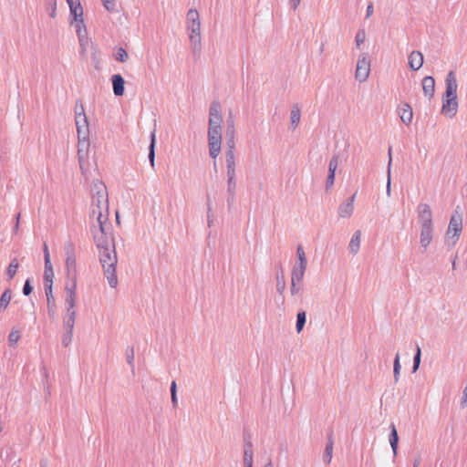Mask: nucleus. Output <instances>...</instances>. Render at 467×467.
Wrapping results in <instances>:
<instances>
[{"label": "nucleus", "mask_w": 467, "mask_h": 467, "mask_svg": "<svg viewBox=\"0 0 467 467\" xmlns=\"http://www.w3.org/2000/svg\"><path fill=\"white\" fill-rule=\"evenodd\" d=\"M303 279L296 280L294 279V275H291V285H290V293L293 296H302V283Z\"/></svg>", "instance_id": "2f4dec72"}, {"label": "nucleus", "mask_w": 467, "mask_h": 467, "mask_svg": "<svg viewBox=\"0 0 467 467\" xmlns=\"http://www.w3.org/2000/svg\"><path fill=\"white\" fill-rule=\"evenodd\" d=\"M420 359H421V350L419 345L416 346V351L413 358V366H412V372L415 373L420 365Z\"/></svg>", "instance_id": "79ce46f5"}, {"label": "nucleus", "mask_w": 467, "mask_h": 467, "mask_svg": "<svg viewBox=\"0 0 467 467\" xmlns=\"http://www.w3.org/2000/svg\"><path fill=\"white\" fill-rule=\"evenodd\" d=\"M76 120V127L78 132V139H89V125L86 115H82V112L78 113Z\"/></svg>", "instance_id": "ddd939ff"}, {"label": "nucleus", "mask_w": 467, "mask_h": 467, "mask_svg": "<svg viewBox=\"0 0 467 467\" xmlns=\"http://www.w3.org/2000/svg\"><path fill=\"white\" fill-rule=\"evenodd\" d=\"M227 177V193H228V202H233L235 192H236V179L235 176H226Z\"/></svg>", "instance_id": "c756f323"}, {"label": "nucleus", "mask_w": 467, "mask_h": 467, "mask_svg": "<svg viewBox=\"0 0 467 467\" xmlns=\"http://www.w3.org/2000/svg\"><path fill=\"white\" fill-rule=\"evenodd\" d=\"M102 3H103V5L104 7L109 11V12H113L115 11V0H102Z\"/></svg>", "instance_id": "8fccbe9b"}, {"label": "nucleus", "mask_w": 467, "mask_h": 467, "mask_svg": "<svg viewBox=\"0 0 467 467\" xmlns=\"http://www.w3.org/2000/svg\"><path fill=\"white\" fill-rule=\"evenodd\" d=\"M226 176H236V157L232 151H225Z\"/></svg>", "instance_id": "a211bd4d"}, {"label": "nucleus", "mask_w": 467, "mask_h": 467, "mask_svg": "<svg viewBox=\"0 0 467 467\" xmlns=\"http://www.w3.org/2000/svg\"><path fill=\"white\" fill-rule=\"evenodd\" d=\"M370 72V58L369 56L367 53H362L357 63V67L355 71V78L356 79L362 83L365 82Z\"/></svg>", "instance_id": "6e6552de"}, {"label": "nucleus", "mask_w": 467, "mask_h": 467, "mask_svg": "<svg viewBox=\"0 0 467 467\" xmlns=\"http://www.w3.org/2000/svg\"><path fill=\"white\" fill-rule=\"evenodd\" d=\"M286 287L285 280L283 273L277 274L276 275V291L280 295H283Z\"/></svg>", "instance_id": "ea45409f"}, {"label": "nucleus", "mask_w": 467, "mask_h": 467, "mask_svg": "<svg viewBox=\"0 0 467 467\" xmlns=\"http://www.w3.org/2000/svg\"><path fill=\"white\" fill-rule=\"evenodd\" d=\"M171 403L175 407L177 405L176 382L175 381H172L171 384Z\"/></svg>", "instance_id": "09e8293b"}, {"label": "nucleus", "mask_w": 467, "mask_h": 467, "mask_svg": "<svg viewBox=\"0 0 467 467\" xmlns=\"http://www.w3.org/2000/svg\"><path fill=\"white\" fill-rule=\"evenodd\" d=\"M411 70H419L423 65V55L420 51H412L408 57Z\"/></svg>", "instance_id": "6ab92c4d"}, {"label": "nucleus", "mask_w": 467, "mask_h": 467, "mask_svg": "<svg viewBox=\"0 0 467 467\" xmlns=\"http://www.w3.org/2000/svg\"><path fill=\"white\" fill-rule=\"evenodd\" d=\"M244 467H253V464H250V465H244Z\"/></svg>", "instance_id": "338daca9"}, {"label": "nucleus", "mask_w": 467, "mask_h": 467, "mask_svg": "<svg viewBox=\"0 0 467 467\" xmlns=\"http://www.w3.org/2000/svg\"><path fill=\"white\" fill-rule=\"evenodd\" d=\"M306 312H304V311L298 312L296 315V328L297 333H300L302 331V329L306 324Z\"/></svg>", "instance_id": "58836bf2"}, {"label": "nucleus", "mask_w": 467, "mask_h": 467, "mask_svg": "<svg viewBox=\"0 0 467 467\" xmlns=\"http://www.w3.org/2000/svg\"><path fill=\"white\" fill-rule=\"evenodd\" d=\"M389 429H390V433H389V441L390 447H391V449L393 451V454L397 455L398 443H399L398 431H397L396 427H395V425L393 423L390 424Z\"/></svg>", "instance_id": "c85d7f7f"}, {"label": "nucleus", "mask_w": 467, "mask_h": 467, "mask_svg": "<svg viewBox=\"0 0 467 467\" xmlns=\"http://www.w3.org/2000/svg\"><path fill=\"white\" fill-rule=\"evenodd\" d=\"M90 218L96 219L97 224L109 223V200L106 185L97 180L91 186Z\"/></svg>", "instance_id": "7ed1b4c3"}, {"label": "nucleus", "mask_w": 467, "mask_h": 467, "mask_svg": "<svg viewBox=\"0 0 467 467\" xmlns=\"http://www.w3.org/2000/svg\"><path fill=\"white\" fill-rule=\"evenodd\" d=\"M191 49L194 56H199L202 51V36L199 35H189Z\"/></svg>", "instance_id": "a878e982"}, {"label": "nucleus", "mask_w": 467, "mask_h": 467, "mask_svg": "<svg viewBox=\"0 0 467 467\" xmlns=\"http://www.w3.org/2000/svg\"><path fill=\"white\" fill-rule=\"evenodd\" d=\"M296 263L293 266L291 275H294V279H304L305 273L307 267V260L301 244L296 247Z\"/></svg>", "instance_id": "0eeeda50"}, {"label": "nucleus", "mask_w": 467, "mask_h": 467, "mask_svg": "<svg viewBox=\"0 0 467 467\" xmlns=\"http://www.w3.org/2000/svg\"><path fill=\"white\" fill-rule=\"evenodd\" d=\"M80 112H82V115H86L83 104L77 102L75 107V119L78 118V113Z\"/></svg>", "instance_id": "5fc2aeb1"}, {"label": "nucleus", "mask_w": 467, "mask_h": 467, "mask_svg": "<svg viewBox=\"0 0 467 467\" xmlns=\"http://www.w3.org/2000/svg\"><path fill=\"white\" fill-rule=\"evenodd\" d=\"M462 230V215L456 213L451 215L450 223H449L448 230L446 233L448 240L449 241L451 240V243L450 244L451 246L455 245V244L459 240Z\"/></svg>", "instance_id": "423d86ee"}, {"label": "nucleus", "mask_w": 467, "mask_h": 467, "mask_svg": "<svg viewBox=\"0 0 467 467\" xmlns=\"http://www.w3.org/2000/svg\"><path fill=\"white\" fill-rule=\"evenodd\" d=\"M65 254V273L67 276L66 282L78 281V264L76 255V246L72 241H67L63 246Z\"/></svg>", "instance_id": "39448f33"}, {"label": "nucleus", "mask_w": 467, "mask_h": 467, "mask_svg": "<svg viewBox=\"0 0 467 467\" xmlns=\"http://www.w3.org/2000/svg\"><path fill=\"white\" fill-rule=\"evenodd\" d=\"M43 252H44L45 264L49 265V263H51V260H50V254H49V251H48V247H47V244H44Z\"/></svg>", "instance_id": "864d4df0"}, {"label": "nucleus", "mask_w": 467, "mask_h": 467, "mask_svg": "<svg viewBox=\"0 0 467 467\" xmlns=\"http://www.w3.org/2000/svg\"><path fill=\"white\" fill-rule=\"evenodd\" d=\"M386 193H387L388 197H390V195H391V160L388 162Z\"/></svg>", "instance_id": "37998d69"}, {"label": "nucleus", "mask_w": 467, "mask_h": 467, "mask_svg": "<svg viewBox=\"0 0 467 467\" xmlns=\"http://www.w3.org/2000/svg\"><path fill=\"white\" fill-rule=\"evenodd\" d=\"M373 12H374L373 4L371 2H369L367 6L365 18L368 19L373 15Z\"/></svg>", "instance_id": "6e6d98bb"}, {"label": "nucleus", "mask_w": 467, "mask_h": 467, "mask_svg": "<svg viewBox=\"0 0 467 467\" xmlns=\"http://www.w3.org/2000/svg\"><path fill=\"white\" fill-rule=\"evenodd\" d=\"M422 89L424 95L431 99L435 91V80L432 77L427 76L422 79Z\"/></svg>", "instance_id": "4be33fe9"}, {"label": "nucleus", "mask_w": 467, "mask_h": 467, "mask_svg": "<svg viewBox=\"0 0 467 467\" xmlns=\"http://www.w3.org/2000/svg\"><path fill=\"white\" fill-rule=\"evenodd\" d=\"M253 448L252 444L250 442H247L244 444V465H250L253 464Z\"/></svg>", "instance_id": "72a5a7b5"}, {"label": "nucleus", "mask_w": 467, "mask_h": 467, "mask_svg": "<svg viewBox=\"0 0 467 467\" xmlns=\"http://www.w3.org/2000/svg\"><path fill=\"white\" fill-rule=\"evenodd\" d=\"M392 161V156H391V148L389 149V161Z\"/></svg>", "instance_id": "680f3d73"}, {"label": "nucleus", "mask_w": 467, "mask_h": 467, "mask_svg": "<svg viewBox=\"0 0 467 467\" xmlns=\"http://www.w3.org/2000/svg\"><path fill=\"white\" fill-rule=\"evenodd\" d=\"M32 286L30 285V281L29 279H27L26 282H25V285L23 286V294L25 296H29L31 293H32Z\"/></svg>", "instance_id": "603ef678"}, {"label": "nucleus", "mask_w": 467, "mask_h": 467, "mask_svg": "<svg viewBox=\"0 0 467 467\" xmlns=\"http://www.w3.org/2000/svg\"><path fill=\"white\" fill-rule=\"evenodd\" d=\"M73 332L72 331H64L61 343L64 347H68L72 341Z\"/></svg>", "instance_id": "de8ad7c7"}, {"label": "nucleus", "mask_w": 467, "mask_h": 467, "mask_svg": "<svg viewBox=\"0 0 467 467\" xmlns=\"http://www.w3.org/2000/svg\"><path fill=\"white\" fill-rule=\"evenodd\" d=\"M360 240H361V232L359 230H357L353 234V235L350 239V242L348 244V249L352 254H357L358 253L359 248H360Z\"/></svg>", "instance_id": "393cba45"}, {"label": "nucleus", "mask_w": 467, "mask_h": 467, "mask_svg": "<svg viewBox=\"0 0 467 467\" xmlns=\"http://www.w3.org/2000/svg\"><path fill=\"white\" fill-rule=\"evenodd\" d=\"M18 267V260L14 258L6 268V275L8 280H11L16 275Z\"/></svg>", "instance_id": "c9c22d12"}, {"label": "nucleus", "mask_w": 467, "mask_h": 467, "mask_svg": "<svg viewBox=\"0 0 467 467\" xmlns=\"http://www.w3.org/2000/svg\"><path fill=\"white\" fill-rule=\"evenodd\" d=\"M400 118L401 121L409 125L413 118L412 109L409 104H404L400 109Z\"/></svg>", "instance_id": "bb28decb"}, {"label": "nucleus", "mask_w": 467, "mask_h": 467, "mask_svg": "<svg viewBox=\"0 0 467 467\" xmlns=\"http://www.w3.org/2000/svg\"><path fill=\"white\" fill-rule=\"evenodd\" d=\"M458 83L454 71H450L445 78V92L442 95L441 113L450 119L453 118L458 111L457 99Z\"/></svg>", "instance_id": "20e7f679"}, {"label": "nucleus", "mask_w": 467, "mask_h": 467, "mask_svg": "<svg viewBox=\"0 0 467 467\" xmlns=\"http://www.w3.org/2000/svg\"><path fill=\"white\" fill-rule=\"evenodd\" d=\"M417 218L420 227L433 226L432 212L431 206L427 203H420L417 206Z\"/></svg>", "instance_id": "1a4fd4ad"}, {"label": "nucleus", "mask_w": 467, "mask_h": 467, "mask_svg": "<svg viewBox=\"0 0 467 467\" xmlns=\"http://www.w3.org/2000/svg\"><path fill=\"white\" fill-rule=\"evenodd\" d=\"M92 234L99 251V263L103 268L104 275L109 286L116 288L118 285L116 275L118 257L109 223L93 224Z\"/></svg>", "instance_id": "f257e3e1"}, {"label": "nucleus", "mask_w": 467, "mask_h": 467, "mask_svg": "<svg viewBox=\"0 0 467 467\" xmlns=\"http://www.w3.org/2000/svg\"><path fill=\"white\" fill-rule=\"evenodd\" d=\"M414 467H418V463H415V464H414Z\"/></svg>", "instance_id": "774afa93"}, {"label": "nucleus", "mask_w": 467, "mask_h": 467, "mask_svg": "<svg viewBox=\"0 0 467 467\" xmlns=\"http://www.w3.org/2000/svg\"><path fill=\"white\" fill-rule=\"evenodd\" d=\"M89 139H78V159L79 162V167L83 174L86 172L85 164L88 159L89 153Z\"/></svg>", "instance_id": "9b49d317"}, {"label": "nucleus", "mask_w": 467, "mask_h": 467, "mask_svg": "<svg viewBox=\"0 0 467 467\" xmlns=\"http://www.w3.org/2000/svg\"><path fill=\"white\" fill-rule=\"evenodd\" d=\"M155 145H156V129L154 128L153 130L150 132V143L149 146V161L150 163V166L154 168L155 166Z\"/></svg>", "instance_id": "cd10ccee"}, {"label": "nucleus", "mask_w": 467, "mask_h": 467, "mask_svg": "<svg viewBox=\"0 0 467 467\" xmlns=\"http://www.w3.org/2000/svg\"><path fill=\"white\" fill-rule=\"evenodd\" d=\"M301 119V108L298 104H295L290 112V124L291 129L296 130L300 123Z\"/></svg>", "instance_id": "b1692460"}, {"label": "nucleus", "mask_w": 467, "mask_h": 467, "mask_svg": "<svg viewBox=\"0 0 467 467\" xmlns=\"http://www.w3.org/2000/svg\"><path fill=\"white\" fill-rule=\"evenodd\" d=\"M113 93L115 96L119 97L124 94L125 80L119 74H115L111 77Z\"/></svg>", "instance_id": "aec40b11"}, {"label": "nucleus", "mask_w": 467, "mask_h": 467, "mask_svg": "<svg viewBox=\"0 0 467 467\" xmlns=\"http://www.w3.org/2000/svg\"><path fill=\"white\" fill-rule=\"evenodd\" d=\"M76 312L66 313L63 317V328L64 331L74 330Z\"/></svg>", "instance_id": "7c9ffc66"}, {"label": "nucleus", "mask_w": 467, "mask_h": 467, "mask_svg": "<svg viewBox=\"0 0 467 467\" xmlns=\"http://www.w3.org/2000/svg\"><path fill=\"white\" fill-rule=\"evenodd\" d=\"M20 339V332L17 329H12L8 336V342L10 346L16 345Z\"/></svg>", "instance_id": "c03bdc74"}, {"label": "nucleus", "mask_w": 467, "mask_h": 467, "mask_svg": "<svg viewBox=\"0 0 467 467\" xmlns=\"http://www.w3.org/2000/svg\"><path fill=\"white\" fill-rule=\"evenodd\" d=\"M332 453H333V440L332 437H329L327 443L325 448L324 455H323V461L326 463H330L332 459Z\"/></svg>", "instance_id": "f704fd0d"}, {"label": "nucleus", "mask_w": 467, "mask_h": 467, "mask_svg": "<svg viewBox=\"0 0 467 467\" xmlns=\"http://www.w3.org/2000/svg\"><path fill=\"white\" fill-rule=\"evenodd\" d=\"M289 2L294 10H296L300 4V0H289Z\"/></svg>", "instance_id": "052dcab7"}, {"label": "nucleus", "mask_w": 467, "mask_h": 467, "mask_svg": "<svg viewBox=\"0 0 467 467\" xmlns=\"http://www.w3.org/2000/svg\"><path fill=\"white\" fill-rule=\"evenodd\" d=\"M16 222H15V226H14V229H13V233L14 234H17L18 232V229H19V220H20V213H18L16 216Z\"/></svg>", "instance_id": "bf43d9fd"}, {"label": "nucleus", "mask_w": 467, "mask_h": 467, "mask_svg": "<svg viewBox=\"0 0 467 467\" xmlns=\"http://www.w3.org/2000/svg\"><path fill=\"white\" fill-rule=\"evenodd\" d=\"M44 277L47 285L53 284V278H54V272H53V266L52 264L49 263V265L45 264V272H44Z\"/></svg>", "instance_id": "a19ab883"}, {"label": "nucleus", "mask_w": 467, "mask_h": 467, "mask_svg": "<svg viewBox=\"0 0 467 467\" xmlns=\"http://www.w3.org/2000/svg\"><path fill=\"white\" fill-rule=\"evenodd\" d=\"M45 292L47 301V310L50 317L56 315V302L52 293L51 285H45Z\"/></svg>", "instance_id": "5701e85b"}, {"label": "nucleus", "mask_w": 467, "mask_h": 467, "mask_svg": "<svg viewBox=\"0 0 467 467\" xmlns=\"http://www.w3.org/2000/svg\"><path fill=\"white\" fill-rule=\"evenodd\" d=\"M400 353H397L395 355L394 362H393V373H394L395 382L399 381L400 375L401 366H400Z\"/></svg>", "instance_id": "4c0bfd02"}, {"label": "nucleus", "mask_w": 467, "mask_h": 467, "mask_svg": "<svg viewBox=\"0 0 467 467\" xmlns=\"http://www.w3.org/2000/svg\"><path fill=\"white\" fill-rule=\"evenodd\" d=\"M116 60L125 62L128 59V53L123 47H119L115 53Z\"/></svg>", "instance_id": "a18cd8bd"}, {"label": "nucleus", "mask_w": 467, "mask_h": 467, "mask_svg": "<svg viewBox=\"0 0 467 467\" xmlns=\"http://www.w3.org/2000/svg\"><path fill=\"white\" fill-rule=\"evenodd\" d=\"M227 137H233L235 135V122L234 116L232 111L229 112L227 119Z\"/></svg>", "instance_id": "e433bc0d"}, {"label": "nucleus", "mask_w": 467, "mask_h": 467, "mask_svg": "<svg viewBox=\"0 0 467 467\" xmlns=\"http://www.w3.org/2000/svg\"><path fill=\"white\" fill-rule=\"evenodd\" d=\"M222 107L218 100L211 103L209 109L208 119V147L209 155L213 160H216L222 150V131H223Z\"/></svg>", "instance_id": "f03ea898"}, {"label": "nucleus", "mask_w": 467, "mask_h": 467, "mask_svg": "<svg viewBox=\"0 0 467 467\" xmlns=\"http://www.w3.org/2000/svg\"><path fill=\"white\" fill-rule=\"evenodd\" d=\"M126 358H127V362L130 365H132L133 359H134V351L132 348L127 351Z\"/></svg>", "instance_id": "13d9d810"}, {"label": "nucleus", "mask_w": 467, "mask_h": 467, "mask_svg": "<svg viewBox=\"0 0 467 467\" xmlns=\"http://www.w3.org/2000/svg\"><path fill=\"white\" fill-rule=\"evenodd\" d=\"M77 283L66 282L65 283V306L66 313L76 312L74 307L76 306L77 297Z\"/></svg>", "instance_id": "9d476101"}, {"label": "nucleus", "mask_w": 467, "mask_h": 467, "mask_svg": "<svg viewBox=\"0 0 467 467\" xmlns=\"http://www.w3.org/2000/svg\"><path fill=\"white\" fill-rule=\"evenodd\" d=\"M452 268H455V260L452 261Z\"/></svg>", "instance_id": "0e129e2a"}, {"label": "nucleus", "mask_w": 467, "mask_h": 467, "mask_svg": "<svg viewBox=\"0 0 467 467\" xmlns=\"http://www.w3.org/2000/svg\"><path fill=\"white\" fill-rule=\"evenodd\" d=\"M227 149L225 151H232V153H235L234 151V136L227 137Z\"/></svg>", "instance_id": "3c124183"}, {"label": "nucleus", "mask_w": 467, "mask_h": 467, "mask_svg": "<svg viewBox=\"0 0 467 467\" xmlns=\"http://www.w3.org/2000/svg\"><path fill=\"white\" fill-rule=\"evenodd\" d=\"M74 21L83 20V8L78 0L67 2Z\"/></svg>", "instance_id": "412c9836"}, {"label": "nucleus", "mask_w": 467, "mask_h": 467, "mask_svg": "<svg viewBox=\"0 0 467 467\" xmlns=\"http://www.w3.org/2000/svg\"><path fill=\"white\" fill-rule=\"evenodd\" d=\"M355 194L342 202L338 207V215L341 218H349L354 211Z\"/></svg>", "instance_id": "f3484780"}, {"label": "nucleus", "mask_w": 467, "mask_h": 467, "mask_svg": "<svg viewBox=\"0 0 467 467\" xmlns=\"http://www.w3.org/2000/svg\"><path fill=\"white\" fill-rule=\"evenodd\" d=\"M366 39V32L364 29H359L355 36V42L358 47H359Z\"/></svg>", "instance_id": "49530a36"}, {"label": "nucleus", "mask_w": 467, "mask_h": 467, "mask_svg": "<svg viewBox=\"0 0 467 467\" xmlns=\"http://www.w3.org/2000/svg\"><path fill=\"white\" fill-rule=\"evenodd\" d=\"M434 234V227L433 226H423L420 227V246L426 250L431 243L432 242Z\"/></svg>", "instance_id": "4468645a"}, {"label": "nucleus", "mask_w": 467, "mask_h": 467, "mask_svg": "<svg viewBox=\"0 0 467 467\" xmlns=\"http://www.w3.org/2000/svg\"><path fill=\"white\" fill-rule=\"evenodd\" d=\"M338 166V156L334 155L328 163V175L326 182L327 190L330 189L335 182V174Z\"/></svg>", "instance_id": "2eb2a0df"}, {"label": "nucleus", "mask_w": 467, "mask_h": 467, "mask_svg": "<svg viewBox=\"0 0 467 467\" xmlns=\"http://www.w3.org/2000/svg\"><path fill=\"white\" fill-rule=\"evenodd\" d=\"M74 26L79 41V45L81 47H84L88 44V32L84 19L75 21Z\"/></svg>", "instance_id": "dca6fc26"}, {"label": "nucleus", "mask_w": 467, "mask_h": 467, "mask_svg": "<svg viewBox=\"0 0 467 467\" xmlns=\"http://www.w3.org/2000/svg\"><path fill=\"white\" fill-rule=\"evenodd\" d=\"M265 467H273V464L272 462H268L267 464L265 465Z\"/></svg>", "instance_id": "e2e57ef3"}, {"label": "nucleus", "mask_w": 467, "mask_h": 467, "mask_svg": "<svg viewBox=\"0 0 467 467\" xmlns=\"http://www.w3.org/2000/svg\"><path fill=\"white\" fill-rule=\"evenodd\" d=\"M211 223H212V220H208V225L211 226Z\"/></svg>", "instance_id": "69168bd1"}, {"label": "nucleus", "mask_w": 467, "mask_h": 467, "mask_svg": "<svg viewBox=\"0 0 467 467\" xmlns=\"http://www.w3.org/2000/svg\"><path fill=\"white\" fill-rule=\"evenodd\" d=\"M187 30L189 35L201 34V22L196 9H190L187 13Z\"/></svg>", "instance_id": "f8f14e48"}, {"label": "nucleus", "mask_w": 467, "mask_h": 467, "mask_svg": "<svg viewBox=\"0 0 467 467\" xmlns=\"http://www.w3.org/2000/svg\"><path fill=\"white\" fill-rule=\"evenodd\" d=\"M12 299L11 289H5L0 296V312L7 308Z\"/></svg>", "instance_id": "473e14b6"}, {"label": "nucleus", "mask_w": 467, "mask_h": 467, "mask_svg": "<svg viewBox=\"0 0 467 467\" xmlns=\"http://www.w3.org/2000/svg\"><path fill=\"white\" fill-rule=\"evenodd\" d=\"M48 5L51 7L50 16L55 17L56 16V0H47Z\"/></svg>", "instance_id": "4d7b16f0"}]
</instances>
